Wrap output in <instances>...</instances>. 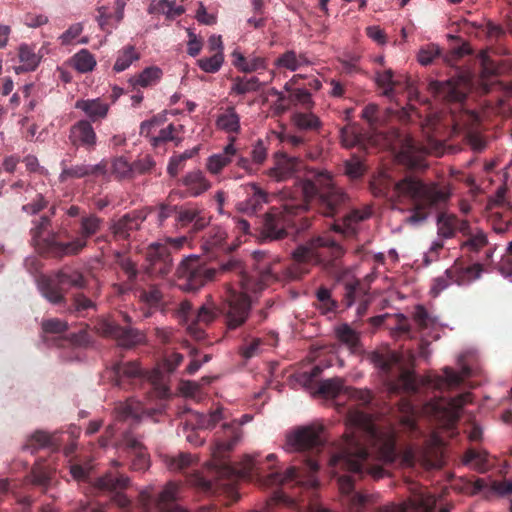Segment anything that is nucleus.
<instances>
[{
	"label": "nucleus",
	"mask_w": 512,
	"mask_h": 512,
	"mask_svg": "<svg viewBox=\"0 0 512 512\" xmlns=\"http://www.w3.org/2000/svg\"><path fill=\"white\" fill-rule=\"evenodd\" d=\"M75 108L82 110L91 123L103 120L109 111V105L100 98L78 100L75 103Z\"/></svg>",
	"instance_id": "nucleus-29"
},
{
	"label": "nucleus",
	"mask_w": 512,
	"mask_h": 512,
	"mask_svg": "<svg viewBox=\"0 0 512 512\" xmlns=\"http://www.w3.org/2000/svg\"><path fill=\"white\" fill-rule=\"evenodd\" d=\"M127 1L128 0H113V7L101 5L98 8V22L103 30L110 31L111 28L116 26L123 19L124 7Z\"/></svg>",
	"instance_id": "nucleus-24"
},
{
	"label": "nucleus",
	"mask_w": 512,
	"mask_h": 512,
	"mask_svg": "<svg viewBox=\"0 0 512 512\" xmlns=\"http://www.w3.org/2000/svg\"><path fill=\"white\" fill-rule=\"evenodd\" d=\"M224 61L223 52H216L211 57H204L197 61L198 66L206 73H216Z\"/></svg>",
	"instance_id": "nucleus-57"
},
{
	"label": "nucleus",
	"mask_w": 512,
	"mask_h": 512,
	"mask_svg": "<svg viewBox=\"0 0 512 512\" xmlns=\"http://www.w3.org/2000/svg\"><path fill=\"white\" fill-rule=\"evenodd\" d=\"M364 171L363 161L357 155H352L350 159L344 162V172L352 179L360 178Z\"/></svg>",
	"instance_id": "nucleus-61"
},
{
	"label": "nucleus",
	"mask_w": 512,
	"mask_h": 512,
	"mask_svg": "<svg viewBox=\"0 0 512 512\" xmlns=\"http://www.w3.org/2000/svg\"><path fill=\"white\" fill-rule=\"evenodd\" d=\"M241 426L236 421L225 423L221 429L216 432L214 445L212 448V456L215 461L216 476L218 482L216 485L227 486L232 501H236L239 495L234 491L232 483L236 478L235 469L224 461L228 452H230L241 438Z\"/></svg>",
	"instance_id": "nucleus-10"
},
{
	"label": "nucleus",
	"mask_w": 512,
	"mask_h": 512,
	"mask_svg": "<svg viewBox=\"0 0 512 512\" xmlns=\"http://www.w3.org/2000/svg\"><path fill=\"white\" fill-rule=\"evenodd\" d=\"M115 262L126 275L127 281L134 284L139 274L136 262L121 252L115 253Z\"/></svg>",
	"instance_id": "nucleus-49"
},
{
	"label": "nucleus",
	"mask_w": 512,
	"mask_h": 512,
	"mask_svg": "<svg viewBox=\"0 0 512 512\" xmlns=\"http://www.w3.org/2000/svg\"><path fill=\"white\" fill-rule=\"evenodd\" d=\"M18 57L21 64L13 67L16 74L34 71L40 63V57L26 44L19 47Z\"/></svg>",
	"instance_id": "nucleus-34"
},
{
	"label": "nucleus",
	"mask_w": 512,
	"mask_h": 512,
	"mask_svg": "<svg viewBox=\"0 0 512 512\" xmlns=\"http://www.w3.org/2000/svg\"><path fill=\"white\" fill-rule=\"evenodd\" d=\"M59 446L60 440L56 434H48L45 431L39 430L27 440L24 449L31 450L34 453L36 450L45 447L57 450Z\"/></svg>",
	"instance_id": "nucleus-33"
},
{
	"label": "nucleus",
	"mask_w": 512,
	"mask_h": 512,
	"mask_svg": "<svg viewBox=\"0 0 512 512\" xmlns=\"http://www.w3.org/2000/svg\"><path fill=\"white\" fill-rule=\"evenodd\" d=\"M253 258L256 261V270L261 282L267 283L270 280H276L278 278V274L280 273L278 262H272L263 251H255Z\"/></svg>",
	"instance_id": "nucleus-30"
},
{
	"label": "nucleus",
	"mask_w": 512,
	"mask_h": 512,
	"mask_svg": "<svg viewBox=\"0 0 512 512\" xmlns=\"http://www.w3.org/2000/svg\"><path fill=\"white\" fill-rule=\"evenodd\" d=\"M119 450L129 467L134 471H145L150 466V455L139 436L132 430L125 431L119 443Z\"/></svg>",
	"instance_id": "nucleus-15"
},
{
	"label": "nucleus",
	"mask_w": 512,
	"mask_h": 512,
	"mask_svg": "<svg viewBox=\"0 0 512 512\" xmlns=\"http://www.w3.org/2000/svg\"><path fill=\"white\" fill-rule=\"evenodd\" d=\"M195 417L197 429H212L223 419V410L222 408H217L207 415L197 413Z\"/></svg>",
	"instance_id": "nucleus-54"
},
{
	"label": "nucleus",
	"mask_w": 512,
	"mask_h": 512,
	"mask_svg": "<svg viewBox=\"0 0 512 512\" xmlns=\"http://www.w3.org/2000/svg\"><path fill=\"white\" fill-rule=\"evenodd\" d=\"M73 66L77 71L87 73L94 69L96 60L87 49H82L73 56Z\"/></svg>",
	"instance_id": "nucleus-51"
},
{
	"label": "nucleus",
	"mask_w": 512,
	"mask_h": 512,
	"mask_svg": "<svg viewBox=\"0 0 512 512\" xmlns=\"http://www.w3.org/2000/svg\"><path fill=\"white\" fill-rule=\"evenodd\" d=\"M243 263L236 258H229L225 262L213 263L198 255L184 258L176 269L178 286L185 292H195L225 274L241 275Z\"/></svg>",
	"instance_id": "nucleus-8"
},
{
	"label": "nucleus",
	"mask_w": 512,
	"mask_h": 512,
	"mask_svg": "<svg viewBox=\"0 0 512 512\" xmlns=\"http://www.w3.org/2000/svg\"><path fill=\"white\" fill-rule=\"evenodd\" d=\"M467 220L460 219L454 214L440 213L437 216V235L441 239H451L457 232L461 233Z\"/></svg>",
	"instance_id": "nucleus-27"
},
{
	"label": "nucleus",
	"mask_w": 512,
	"mask_h": 512,
	"mask_svg": "<svg viewBox=\"0 0 512 512\" xmlns=\"http://www.w3.org/2000/svg\"><path fill=\"white\" fill-rule=\"evenodd\" d=\"M275 66L286 68L290 71H296L302 66V62L298 59V55L294 50H288L275 60Z\"/></svg>",
	"instance_id": "nucleus-59"
},
{
	"label": "nucleus",
	"mask_w": 512,
	"mask_h": 512,
	"mask_svg": "<svg viewBox=\"0 0 512 512\" xmlns=\"http://www.w3.org/2000/svg\"><path fill=\"white\" fill-rule=\"evenodd\" d=\"M347 194L333 182L326 172L311 171L306 179L296 186L291 200L280 207H271L261 219L260 232L264 238L282 239L290 227L297 225V217L304 213L312 202L318 205L321 214L335 217L345 207Z\"/></svg>",
	"instance_id": "nucleus-2"
},
{
	"label": "nucleus",
	"mask_w": 512,
	"mask_h": 512,
	"mask_svg": "<svg viewBox=\"0 0 512 512\" xmlns=\"http://www.w3.org/2000/svg\"><path fill=\"white\" fill-rule=\"evenodd\" d=\"M413 321L420 331L427 329L434 324L432 317L422 305H417L415 307L413 312Z\"/></svg>",
	"instance_id": "nucleus-64"
},
{
	"label": "nucleus",
	"mask_w": 512,
	"mask_h": 512,
	"mask_svg": "<svg viewBox=\"0 0 512 512\" xmlns=\"http://www.w3.org/2000/svg\"><path fill=\"white\" fill-rule=\"evenodd\" d=\"M304 168V164L301 159L295 156H288L285 153H276L274 155V166L269 168L266 171V175L277 181V182H283L291 178H297V181L295 182L292 189H287L283 193L285 197H288L289 200H291V194L295 191L296 186L299 185L302 181L306 179V176L311 171H319V172H326L330 174L333 178V175L324 169H307L304 173L303 177L299 176V173Z\"/></svg>",
	"instance_id": "nucleus-12"
},
{
	"label": "nucleus",
	"mask_w": 512,
	"mask_h": 512,
	"mask_svg": "<svg viewBox=\"0 0 512 512\" xmlns=\"http://www.w3.org/2000/svg\"><path fill=\"white\" fill-rule=\"evenodd\" d=\"M443 205L444 204H425L424 202L411 204L409 209L411 214L405 218L404 222L409 225H419L428 217L426 209L441 207Z\"/></svg>",
	"instance_id": "nucleus-47"
},
{
	"label": "nucleus",
	"mask_w": 512,
	"mask_h": 512,
	"mask_svg": "<svg viewBox=\"0 0 512 512\" xmlns=\"http://www.w3.org/2000/svg\"><path fill=\"white\" fill-rule=\"evenodd\" d=\"M196 460V456L192 455L191 453L180 452L177 455L165 456L164 463L170 471L182 472L193 466Z\"/></svg>",
	"instance_id": "nucleus-38"
},
{
	"label": "nucleus",
	"mask_w": 512,
	"mask_h": 512,
	"mask_svg": "<svg viewBox=\"0 0 512 512\" xmlns=\"http://www.w3.org/2000/svg\"><path fill=\"white\" fill-rule=\"evenodd\" d=\"M86 286L83 274L75 269L64 267L55 274L41 276L38 289L41 295L51 304L66 305V293L70 288L82 289Z\"/></svg>",
	"instance_id": "nucleus-11"
},
{
	"label": "nucleus",
	"mask_w": 512,
	"mask_h": 512,
	"mask_svg": "<svg viewBox=\"0 0 512 512\" xmlns=\"http://www.w3.org/2000/svg\"><path fill=\"white\" fill-rule=\"evenodd\" d=\"M146 218L147 213L143 210H133L124 214L110 225L113 238L116 241L131 240L133 233L140 230Z\"/></svg>",
	"instance_id": "nucleus-19"
},
{
	"label": "nucleus",
	"mask_w": 512,
	"mask_h": 512,
	"mask_svg": "<svg viewBox=\"0 0 512 512\" xmlns=\"http://www.w3.org/2000/svg\"><path fill=\"white\" fill-rule=\"evenodd\" d=\"M62 171L59 175V181L61 183L66 182L69 179H80L88 177L86 164H79L71 167H67L64 161L61 163Z\"/></svg>",
	"instance_id": "nucleus-58"
},
{
	"label": "nucleus",
	"mask_w": 512,
	"mask_h": 512,
	"mask_svg": "<svg viewBox=\"0 0 512 512\" xmlns=\"http://www.w3.org/2000/svg\"><path fill=\"white\" fill-rule=\"evenodd\" d=\"M292 123L299 131H318L322 122L313 113L297 112L292 115Z\"/></svg>",
	"instance_id": "nucleus-39"
},
{
	"label": "nucleus",
	"mask_w": 512,
	"mask_h": 512,
	"mask_svg": "<svg viewBox=\"0 0 512 512\" xmlns=\"http://www.w3.org/2000/svg\"><path fill=\"white\" fill-rule=\"evenodd\" d=\"M444 379L448 385H459L463 382L466 377H469L471 374V370L468 366H462L461 373L456 372L454 369L450 367H445L443 369Z\"/></svg>",
	"instance_id": "nucleus-62"
},
{
	"label": "nucleus",
	"mask_w": 512,
	"mask_h": 512,
	"mask_svg": "<svg viewBox=\"0 0 512 512\" xmlns=\"http://www.w3.org/2000/svg\"><path fill=\"white\" fill-rule=\"evenodd\" d=\"M227 238V233L224 228L220 226H212L203 236L201 241V248L206 251H212L216 248L222 247Z\"/></svg>",
	"instance_id": "nucleus-37"
},
{
	"label": "nucleus",
	"mask_w": 512,
	"mask_h": 512,
	"mask_svg": "<svg viewBox=\"0 0 512 512\" xmlns=\"http://www.w3.org/2000/svg\"><path fill=\"white\" fill-rule=\"evenodd\" d=\"M162 74V70L159 67L150 66L140 73L130 77L128 83L132 90L147 88L157 84L160 81Z\"/></svg>",
	"instance_id": "nucleus-32"
},
{
	"label": "nucleus",
	"mask_w": 512,
	"mask_h": 512,
	"mask_svg": "<svg viewBox=\"0 0 512 512\" xmlns=\"http://www.w3.org/2000/svg\"><path fill=\"white\" fill-rule=\"evenodd\" d=\"M181 185L185 188V193L189 197H198L211 187L210 181L200 170L188 172L181 179Z\"/></svg>",
	"instance_id": "nucleus-26"
},
{
	"label": "nucleus",
	"mask_w": 512,
	"mask_h": 512,
	"mask_svg": "<svg viewBox=\"0 0 512 512\" xmlns=\"http://www.w3.org/2000/svg\"><path fill=\"white\" fill-rule=\"evenodd\" d=\"M230 142L225 146L222 153L213 154L207 159L206 168L211 174H219L224 167L232 162V158L237 154V149L234 146L236 138L230 137Z\"/></svg>",
	"instance_id": "nucleus-28"
},
{
	"label": "nucleus",
	"mask_w": 512,
	"mask_h": 512,
	"mask_svg": "<svg viewBox=\"0 0 512 512\" xmlns=\"http://www.w3.org/2000/svg\"><path fill=\"white\" fill-rule=\"evenodd\" d=\"M211 217L197 205L186 204L177 206L176 223L181 227L191 226V232L197 233L206 228Z\"/></svg>",
	"instance_id": "nucleus-20"
},
{
	"label": "nucleus",
	"mask_w": 512,
	"mask_h": 512,
	"mask_svg": "<svg viewBox=\"0 0 512 512\" xmlns=\"http://www.w3.org/2000/svg\"><path fill=\"white\" fill-rule=\"evenodd\" d=\"M140 59V54L136 51L135 47L128 45L118 51L116 61L113 65V71L120 73L130 67V65Z\"/></svg>",
	"instance_id": "nucleus-42"
},
{
	"label": "nucleus",
	"mask_w": 512,
	"mask_h": 512,
	"mask_svg": "<svg viewBox=\"0 0 512 512\" xmlns=\"http://www.w3.org/2000/svg\"><path fill=\"white\" fill-rule=\"evenodd\" d=\"M316 307L322 314L336 312L338 302L332 298L331 290L325 286H321L316 290Z\"/></svg>",
	"instance_id": "nucleus-44"
},
{
	"label": "nucleus",
	"mask_w": 512,
	"mask_h": 512,
	"mask_svg": "<svg viewBox=\"0 0 512 512\" xmlns=\"http://www.w3.org/2000/svg\"><path fill=\"white\" fill-rule=\"evenodd\" d=\"M161 373L159 371H153L149 375L145 376L143 370L140 368L136 361L130 362H118L115 363L111 368V377L114 384L125 388L126 384H131L133 381L147 378L151 384L157 386L159 384Z\"/></svg>",
	"instance_id": "nucleus-18"
},
{
	"label": "nucleus",
	"mask_w": 512,
	"mask_h": 512,
	"mask_svg": "<svg viewBox=\"0 0 512 512\" xmlns=\"http://www.w3.org/2000/svg\"><path fill=\"white\" fill-rule=\"evenodd\" d=\"M340 140L341 144L345 148L365 146L364 134L362 133L361 128L355 123L348 124L340 129Z\"/></svg>",
	"instance_id": "nucleus-35"
},
{
	"label": "nucleus",
	"mask_w": 512,
	"mask_h": 512,
	"mask_svg": "<svg viewBox=\"0 0 512 512\" xmlns=\"http://www.w3.org/2000/svg\"><path fill=\"white\" fill-rule=\"evenodd\" d=\"M368 216V213L352 210L341 219L336 220L332 225V229L346 238L353 237L357 233V225L368 218Z\"/></svg>",
	"instance_id": "nucleus-25"
},
{
	"label": "nucleus",
	"mask_w": 512,
	"mask_h": 512,
	"mask_svg": "<svg viewBox=\"0 0 512 512\" xmlns=\"http://www.w3.org/2000/svg\"><path fill=\"white\" fill-rule=\"evenodd\" d=\"M262 83L256 76L246 78L237 76L232 79L230 94L245 95L251 92H257L261 89Z\"/></svg>",
	"instance_id": "nucleus-40"
},
{
	"label": "nucleus",
	"mask_w": 512,
	"mask_h": 512,
	"mask_svg": "<svg viewBox=\"0 0 512 512\" xmlns=\"http://www.w3.org/2000/svg\"><path fill=\"white\" fill-rule=\"evenodd\" d=\"M95 488L99 491L112 494L113 502L121 512H187L177 504L179 485L168 482L161 491L154 486L141 490L138 496V505L133 508L131 500L124 493L130 485V478L124 474L106 472L95 481ZM198 512H218L216 506H202Z\"/></svg>",
	"instance_id": "nucleus-4"
},
{
	"label": "nucleus",
	"mask_w": 512,
	"mask_h": 512,
	"mask_svg": "<svg viewBox=\"0 0 512 512\" xmlns=\"http://www.w3.org/2000/svg\"><path fill=\"white\" fill-rule=\"evenodd\" d=\"M482 272L483 265L480 263L465 266L462 261L456 260L451 267L446 269L443 275L434 279L431 293L433 296H438L453 283L458 286L469 285L479 279Z\"/></svg>",
	"instance_id": "nucleus-13"
},
{
	"label": "nucleus",
	"mask_w": 512,
	"mask_h": 512,
	"mask_svg": "<svg viewBox=\"0 0 512 512\" xmlns=\"http://www.w3.org/2000/svg\"><path fill=\"white\" fill-rule=\"evenodd\" d=\"M322 426H305L297 429L287 437L286 449L289 452L309 453L303 455L301 466L293 465L284 473L273 471L277 456L269 454L265 461L259 455H248L244 460V470L264 480L267 485H304L311 481L305 479L319 469V461L316 456L322 451L325 440Z\"/></svg>",
	"instance_id": "nucleus-3"
},
{
	"label": "nucleus",
	"mask_w": 512,
	"mask_h": 512,
	"mask_svg": "<svg viewBox=\"0 0 512 512\" xmlns=\"http://www.w3.org/2000/svg\"><path fill=\"white\" fill-rule=\"evenodd\" d=\"M116 410L118 417L122 420L132 419L138 421L145 413L143 404L134 398H128L125 402L120 403Z\"/></svg>",
	"instance_id": "nucleus-36"
},
{
	"label": "nucleus",
	"mask_w": 512,
	"mask_h": 512,
	"mask_svg": "<svg viewBox=\"0 0 512 512\" xmlns=\"http://www.w3.org/2000/svg\"><path fill=\"white\" fill-rule=\"evenodd\" d=\"M263 340L258 337L245 336L243 344L239 348L241 356L245 359L253 358L260 354Z\"/></svg>",
	"instance_id": "nucleus-52"
},
{
	"label": "nucleus",
	"mask_w": 512,
	"mask_h": 512,
	"mask_svg": "<svg viewBox=\"0 0 512 512\" xmlns=\"http://www.w3.org/2000/svg\"><path fill=\"white\" fill-rule=\"evenodd\" d=\"M461 235L463 239L460 242V249L465 253H479L489 243L485 231L477 226H472L469 221L464 223Z\"/></svg>",
	"instance_id": "nucleus-23"
},
{
	"label": "nucleus",
	"mask_w": 512,
	"mask_h": 512,
	"mask_svg": "<svg viewBox=\"0 0 512 512\" xmlns=\"http://www.w3.org/2000/svg\"><path fill=\"white\" fill-rule=\"evenodd\" d=\"M430 88L437 96H442L448 101L458 102L462 101L465 97L462 92L456 90L455 87H453L449 82L442 83L435 81L430 84Z\"/></svg>",
	"instance_id": "nucleus-50"
},
{
	"label": "nucleus",
	"mask_w": 512,
	"mask_h": 512,
	"mask_svg": "<svg viewBox=\"0 0 512 512\" xmlns=\"http://www.w3.org/2000/svg\"><path fill=\"white\" fill-rule=\"evenodd\" d=\"M251 306V299L246 293L229 289L219 309L227 329L235 330L241 327L250 315Z\"/></svg>",
	"instance_id": "nucleus-14"
},
{
	"label": "nucleus",
	"mask_w": 512,
	"mask_h": 512,
	"mask_svg": "<svg viewBox=\"0 0 512 512\" xmlns=\"http://www.w3.org/2000/svg\"><path fill=\"white\" fill-rule=\"evenodd\" d=\"M343 285V302L345 303L346 307H351L357 300L360 301L367 297L369 290L368 283L357 278H352L343 281Z\"/></svg>",
	"instance_id": "nucleus-31"
},
{
	"label": "nucleus",
	"mask_w": 512,
	"mask_h": 512,
	"mask_svg": "<svg viewBox=\"0 0 512 512\" xmlns=\"http://www.w3.org/2000/svg\"><path fill=\"white\" fill-rule=\"evenodd\" d=\"M246 198L236 205L238 211L248 215L257 213L268 202V193L256 183L244 186Z\"/></svg>",
	"instance_id": "nucleus-22"
},
{
	"label": "nucleus",
	"mask_w": 512,
	"mask_h": 512,
	"mask_svg": "<svg viewBox=\"0 0 512 512\" xmlns=\"http://www.w3.org/2000/svg\"><path fill=\"white\" fill-rule=\"evenodd\" d=\"M470 394H460L449 401L450 410L446 411L447 422L446 428L451 430L455 427L460 418V410L469 402Z\"/></svg>",
	"instance_id": "nucleus-41"
},
{
	"label": "nucleus",
	"mask_w": 512,
	"mask_h": 512,
	"mask_svg": "<svg viewBox=\"0 0 512 512\" xmlns=\"http://www.w3.org/2000/svg\"><path fill=\"white\" fill-rule=\"evenodd\" d=\"M103 224V219L96 214L82 216L80 227L75 230L76 236L70 241L61 242L56 234L44 237L51 226L49 216H41L31 229L32 240L39 252L47 257L62 259L67 256L79 255L88 245V240L96 235Z\"/></svg>",
	"instance_id": "nucleus-5"
},
{
	"label": "nucleus",
	"mask_w": 512,
	"mask_h": 512,
	"mask_svg": "<svg viewBox=\"0 0 512 512\" xmlns=\"http://www.w3.org/2000/svg\"><path fill=\"white\" fill-rule=\"evenodd\" d=\"M218 309L212 305H202L196 312L195 318L189 327L190 330L194 329V325H209L217 316Z\"/></svg>",
	"instance_id": "nucleus-55"
},
{
	"label": "nucleus",
	"mask_w": 512,
	"mask_h": 512,
	"mask_svg": "<svg viewBox=\"0 0 512 512\" xmlns=\"http://www.w3.org/2000/svg\"><path fill=\"white\" fill-rule=\"evenodd\" d=\"M112 173L118 179L132 178V163L130 164L125 158H116L111 165Z\"/></svg>",
	"instance_id": "nucleus-63"
},
{
	"label": "nucleus",
	"mask_w": 512,
	"mask_h": 512,
	"mask_svg": "<svg viewBox=\"0 0 512 512\" xmlns=\"http://www.w3.org/2000/svg\"><path fill=\"white\" fill-rule=\"evenodd\" d=\"M181 132H183L182 125L169 124L166 128L161 129L157 136L151 139V144L153 146H158L160 143L174 141L176 146H178L182 139L177 135Z\"/></svg>",
	"instance_id": "nucleus-48"
},
{
	"label": "nucleus",
	"mask_w": 512,
	"mask_h": 512,
	"mask_svg": "<svg viewBox=\"0 0 512 512\" xmlns=\"http://www.w3.org/2000/svg\"><path fill=\"white\" fill-rule=\"evenodd\" d=\"M348 419L353 427L344 434L338 452L330 458V465L350 472L338 478L339 490L349 498L357 512H363L369 496L353 493L354 483L365 473L374 479L384 476L385 470L379 465H372L371 461L394 463L398 458L396 438L393 431L380 429L372 416L362 410H350Z\"/></svg>",
	"instance_id": "nucleus-1"
},
{
	"label": "nucleus",
	"mask_w": 512,
	"mask_h": 512,
	"mask_svg": "<svg viewBox=\"0 0 512 512\" xmlns=\"http://www.w3.org/2000/svg\"><path fill=\"white\" fill-rule=\"evenodd\" d=\"M394 73L391 69L376 73V82L383 89V94L390 97L394 92L396 81L393 80Z\"/></svg>",
	"instance_id": "nucleus-60"
},
{
	"label": "nucleus",
	"mask_w": 512,
	"mask_h": 512,
	"mask_svg": "<svg viewBox=\"0 0 512 512\" xmlns=\"http://www.w3.org/2000/svg\"><path fill=\"white\" fill-rule=\"evenodd\" d=\"M97 332L108 338L114 339L124 348H132L141 344L145 337L142 332L132 327H123L109 318H102L96 324Z\"/></svg>",
	"instance_id": "nucleus-16"
},
{
	"label": "nucleus",
	"mask_w": 512,
	"mask_h": 512,
	"mask_svg": "<svg viewBox=\"0 0 512 512\" xmlns=\"http://www.w3.org/2000/svg\"><path fill=\"white\" fill-rule=\"evenodd\" d=\"M337 339L351 351H356L360 345V336L348 324H342L335 330Z\"/></svg>",
	"instance_id": "nucleus-45"
},
{
	"label": "nucleus",
	"mask_w": 512,
	"mask_h": 512,
	"mask_svg": "<svg viewBox=\"0 0 512 512\" xmlns=\"http://www.w3.org/2000/svg\"><path fill=\"white\" fill-rule=\"evenodd\" d=\"M343 254L342 246L330 236L312 238L293 251L291 263L284 268V274L290 280H299L316 265L332 273L337 269L338 260Z\"/></svg>",
	"instance_id": "nucleus-7"
},
{
	"label": "nucleus",
	"mask_w": 512,
	"mask_h": 512,
	"mask_svg": "<svg viewBox=\"0 0 512 512\" xmlns=\"http://www.w3.org/2000/svg\"><path fill=\"white\" fill-rule=\"evenodd\" d=\"M370 361L379 370L389 392L414 394L419 390L415 372L403 364V356L393 350L373 351Z\"/></svg>",
	"instance_id": "nucleus-9"
},
{
	"label": "nucleus",
	"mask_w": 512,
	"mask_h": 512,
	"mask_svg": "<svg viewBox=\"0 0 512 512\" xmlns=\"http://www.w3.org/2000/svg\"><path fill=\"white\" fill-rule=\"evenodd\" d=\"M376 192L388 196L398 205H411L420 202L425 204H446L451 196L447 185L435 182L426 183L415 175H405L397 181L380 179L375 182Z\"/></svg>",
	"instance_id": "nucleus-6"
},
{
	"label": "nucleus",
	"mask_w": 512,
	"mask_h": 512,
	"mask_svg": "<svg viewBox=\"0 0 512 512\" xmlns=\"http://www.w3.org/2000/svg\"><path fill=\"white\" fill-rule=\"evenodd\" d=\"M218 128L228 133H238L240 131V117L234 107H228L224 113L217 118Z\"/></svg>",
	"instance_id": "nucleus-43"
},
{
	"label": "nucleus",
	"mask_w": 512,
	"mask_h": 512,
	"mask_svg": "<svg viewBox=\"0 0 512 512\" xmlns=\"http://www.w3.org/2000/svg\"><path fill=\"white\" fill-rule=\"evenodd\" d=\"M90 309L95 310L96 303L80 292L75 293L72 296L71 303L67 306V311L69 313L76 314L78 316H84L85 312Z\"/></svg>",
	"instance_id": "nucleus-46"
},
{
	"label": "nucleus",
	"mask_w": 512,
	"mask_h": 512,
	"mask_svg": "<svg viewBox=\"0 0 512 512\" xmlns=\"http://www.w3.org/2000/svg\"><path fill=\"white\" fill-rule=\"evenodd\" d=\"M68 139L72 146L82 147L87 151L93 150L97 143L96 132L87 119H81L70 127Z\"/></svg>",
	"instance_id": "nucleus-21"
},
{
	"label": "nucleus",
	"mask_w": 512,
	"mask_h": 512,
	"mask_svg": "<svg viewBox=\"0 0 512 512\" xmlns=\"http://www.w3.org/2000/svg\"><path fill=\"white\" fill-rule=\"evenodd\" d=\"M343 387L340 378H330L319 382L317 393L325 397H336Z\"/></svg>",
	"instance_id": "nucleus-56"
},
{
	"label": "nucleus",
	"mask_w": 512,
	"mask_h": 512,
	"mask_svg": "<svg viewBox=\"0 0 512 512\" xmlns=\"http://www.w3.org/2000/svg\"><path fill=\"white\" fill-rule=\"evenodd\" d=\"M145 271L151 277H165L173 268L171 251L166 244L153 242L145 251Z\"/></svg>",
	"instance_id": "nucleus-17"
},
{
	"label": "nucleus",
	"mask_w": 512,
	"mask_h": 512,
	"mask_svg": "<svg viewBox=\"0 0 512 512\" xmlns=\"http://www.w3.org/2000/svg\"><path fill=\"white\" fill-rule=\"evenodd\" d=\"M139 297L153 308H158L163 303V293L157 285H150L147 289H142Z\"/></svg>",
	"instance_id": "nucleus-53"
}]
</instances>
